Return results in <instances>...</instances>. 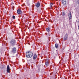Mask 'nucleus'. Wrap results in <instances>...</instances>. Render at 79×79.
<instances>
[{
  "label": "nucleus",
  "mask_w": 79,
  "mask_h": 79,
  "mask_svg": "<svg viewBox=\"0 0 79 79\" xmlns=\"http://www.w3.org/2000/svg\"><path fill=\"white\" fill-rule=\"evenodd\" d=\"M12 17H13V18L14 19H15V16L13 15Z\"/></svg>",
  "instance_id": "15"
},
{
  "label": "nucleus",
  "mask_w": 79,
  "mask_h": 79,
  "mask_svg": "<svg viewBox=\"0 0 79 79\" xmlns=\"http://www.w3.org/2000/svg\"><path fill=\"white\" fill-rule=\"evenodd\" d=\"M45 64L46 66H48V64H49V62H48V61L46 62H45Z\"/></svg>",
  "instance_id": "12"
},
{
  "label": "nucleus",
  "mask_w": 79,
  "mask_h": 79,
  "mask_svg": "<svg viewBox=\"0 0 79 79\" xmlns=\"http://www.w3.org/2000/svg\"><path fill=\"white\" fill-rule=\"evenodd\" d=\"M62 3L64 6H66L68 4V0H62Z\"/></svg>",
  "instance_id": "3"
},
{
  "label": "nucleus",
  "mask_w": 79,
  "mask_h": 79,
  "mask_svg": "<svg viewBox=\"0 0 79 79\" xmlns=\"http://www.w3.org/2000/svg\"><path fill=\"white\" fill-rule=\"evenodd\" d=\"M17 13L19 14V15H21V13H22V11L20 9H18L17 10Z\"/></svg>",
  "instance_id": "8"
},
{
  "label": "nucleus",
  "mask_w": 79,
  "mask_h": 79,
  "mask_svg": "<svg viewBox=\"0 0 79 79\" xmlns=\"http://www.w3.org/2000/svg\"><path fill=\"white\" fill-rule=\"evenodd\" d=\"M35 6L36 8H39L40 6V3L37 2L35 4Z\"/></svg>",
  "instance_id": "9"
},
{
  "label": "nucleus",
  "mask_w": 79,
  "mask_h": 79,
  "mask_svg": "<svg viewBox=\"0 0 79 79\" xmlns=\"http://www.w3.org/2000/svg\"><path fill=\"white\" fill-rule=\"evenodd\" d=\"M78 29L79 30V25L78 26Z\"/></svg>",
  "instance_id": "18"
},
{
  "label": "nucleus",
  "mask_w": 79,
  "mask_h": 79,
  "mask_svg": "<svg viewBox=\"0 0 79 79\" xmlns=\"http://www.w3.org/2000/svg\"><path fill=\"white\" fill-rule=\"evenodd\" d=\"M16 52V48L15 47L13 48H12L11 53L14 54Z\"/></svg>",
  "instance_id": "4"
},
{
  "label": "nucleus",
  "mask_w": 79,
  "mask_h": 79,
  "mask_svg": "<svg viewBox=\"0 0 79 79\" xmlns=\"http://www.w3.org/2000/svg\"><path fill=\"white\" fill-rule=\"evenodd\" d=\"M52 5H53V3H51V8L52 6Z\"/></svg>",
  "instance_id": "16"
},
{
  "label": "nucleus",
  "mask_w": 79,
  "mask_h": 79,
  "mask_svg": "<svg viewBox=\"0 0 79 79\" xmlns=\"http://www.w3.org/2000/svg\"><path fill=\"white\" fill-rule=\"evenodd\" d=\"M65 15V13L63 12L62 14V16H64Z\"/></svg>",
  "instance_id": "14"
},
{
  "label": "nucleus",
  "mask_w": 79,
  "mask_h": 79,
  "mask_svg": "<svg viewBox=\"0 0 79 79\" xmlns=\"http://www.w3.org/2000/svg\"><path fill=\"white\" fill-rule=\"evenodd\" d=\"M46 30L47 32H50V27H48L46 28Z\"/></svg>",
  "instance_id": "11"
},
{
  "label": "nucleus",
  "mask_w": 79,
  "mask_h": 79,
  "mask_svg": "<svg viewBox=\"0 0 79 79\" xmlns=\"http://www.w3.org/2000/svg\"><path fill=\"white\" fill-rule=\"evenodd\" d=\"M10 44L12 47L15 46V45H16V40L14 39H13L10 41Z\"/></svg>",
  "instance_id": "2"
},
{
  "label": "nucleus",
  "mask_w": 79,
  "mask_h": 79,
  "mask_svg": "<svg viewBox=\"0 0 79 79\" xmlns=\"http://www.w3.org/2000/svg\"><path fill=\"white\" fill-rule=\"evenodd\" d=\"M68 35L66 34L65 35V36L64 37V40H66L68 39Z\"/></svg>",
  "instance_id": "7"
},
{
  "label": "nucleus",
  "mask_w": 79,
  "mask_h": 79,
  "mask_svg": "<svg viewBox=\"0 0 79 79\" xmlns=\"http://www.w3.org/2000/svg\"><path fill=\"white\" fill-rule=\"evenodd\" d=\"M10 66H9V65H8L6 69V71L7 73H10Z\"/></svg>",
  "instance_id": "5"
},
{
  "label": "nucleus",
  "mask_w": 79,
  "mask_h": 79,
  "mask_svg": "<svg viewBox=\"0 0 79 79\" xmlns=\"http://www.w3.org/2000/svg\"><path fill=\"white\" fill-rule=\"evenodd\" d=\"M55 47L56 48H58V44H55Z\"/></svg>",
  "instance_id": "13"
},
{
  "label": "nucleus",
  "mask_w": 79,
  "mask_h": 79,
  "mask_svg": "<svg viewBox=\"0 0 79 79\" xmlns=\"http://www.w3.org/2000/svg\"><path fill=\"white\" fill-rule=\"evenodd\" d=\"M78 4H79V2H78Z\"/></svg>",
  "instance_id": "19"
},
{
  "label": "nucleus",
  "mask_w": 79,
  "mask_h": 79,
  "mask_svg": "<svg viewBox=\"0 0 79 79\" xmlns=\"http://www.w3.org/2000/svg\"><path fill=\"white\" fill-rule=\"evenodd\" d=\"M69 20L71 19L72 18V16L71 15V12H69Z\"/></svg>",
  "instance_id": "6"
},
{
  "label": "nucleus",
  "mask_w": 79,
  "mask_h": 79,
  "mask_svg": "<svg viewBox=\"0 0 79 79\" xmlns=\"http://www.w3.org/2000/svg\"><path fill=\"white\" fill-rule=\"evenodd\" d=\"M47 61L48 62V59H46V62H47Z\"/></svg>",
  "instance_id": "17"
},
{
  "label": "nucleus",
  "mask_w": 79,
  "mask_h": 79,
  "mask_svg": "<svg viewBox=\"0 0 79 79\" xmlns=\"http://www.w3.org/2000/svg\"><path fill=\"white\" fill-rule=\"evenodd\" d=\"M33 56V53L31 51H28L26 53V56L27 58H31Z\"/></svg>",
  "instance_id": "1"
},
{
  "label": "nucleus",
  "mask_w": 79,
  "mask_h": 79,
  "mask_svg": "<svg viewBox=\"0 0 79 79\" xmlns=\"http://www.w3.org/2000/svg\"><path fill=\"white\" fill-rule=\"evenodd\" d=\"M37 58V55L36 54H35L34 56H33V60H35L36 58Z\"/></svg>",
  "instance_id": "10"
}]
</instances>
